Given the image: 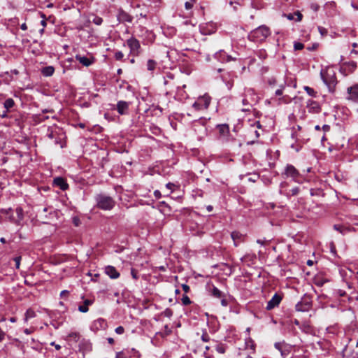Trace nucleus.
<instances>
[{
	"instance_id": "6",
	"label": "nucleus",
	"mask_w": 358,
	"mask_h": 358,
	"mask_svg": "<svg viewBox=\"0 0 358 358\" xmlns=\"http://www.w3.org/2000/svg\"><path fill=\"white\" fill-rule=\"evenodd\" d=\"M211 98L208 94L199 96L197 100L192 104V108L196 111L206 110L210 103Z\"/></svg>"
},
{
	"instance_id": "35",
	"label": "nucleus",
	"mask_w": 358,
	"mask_h": 358,
	"mask_svg": "<svg viewBox=\"0 0 358 358\" xmlns=\"http://www.w3.org/2000/svg\"><path fill=\"white\" fill-rule=\"evenodd\" d=\"M141 355L138 351L135 349H131V358H140Z\"/></svg>"
},
{
	"instance_id": "39",
	"label": "nucleus",
	"mask_w": 358,
	"mask_h": 358,
	"mask_svg": "<svg viewBox=\"0 0 358 358\" xmlns=\"http://www.w3.org/2000/svg\"><path fill=\"white\" fill-rule=\"evenodd\" d=\"M294 50H300L304 48V45L301 43L295 42L294 44Z\"/></svg>"
},
{
	"instance_id": "53",
	"label": "nucleus",
	"mask_w": 358,
	"mask_h": 358,
	"mask_svg": "<svg viewBox=\"0 0 358 358\" xmlns=\"http://www.w3.org/2000/svg\"><path fill=\"white\" fill-rule=\"evenodd\" d=\"M69 292L67 290H63L60 293V296L62 298L67 297L69 296Z\"/></svg>"
},
{
	"instance_id": "11",
	"label": "nucleus",
	"mask_w": 358,
	"mask_h": 358,
	"mask_svg": "<svg viewBox=\"0 0 358 358\" xmlns=\"http://www.w3.org/2000/svg\"><path fill=\"white\" fill-rule=\"evenodd\" d=\"M282 300V296L278 294H275L269 300L266 305V310H270L277 307Z\"/></svg>"
},
{
	"instance_id": "57",
	"label": "nucleus",
	"mask_w": 358,
	"mask_h": 358,
	"mask_svg": "<svg viewBox=\"0 0 358 358\" xmlns=\"http://www.w3.org/2000/svg\"><path fill=\"white\" fill-rule=\"evenodd\" d=\"M50 345L54 346L57 350L61 349V345H59V344H56L55 342L50 343Z\"/></svg>"
},
{
	"instance_id": "22",
	"label": "nucleus",
	"mask_w": 358,
	"mask_h": 358,
	"mask_svg": "<svg viewBox=\"0 0 358 358\" xmlns=\"http://www.w3.org/2000/svg\"><path fill=\"white\" fill-rule=\"evenodd\" d=\"M93 303V301L90 299H86L84 301L83 305H80L78 306V310L81 313H87L89 310L88 306Z\"/></svg>"
},
{
	"instance_id": "21",
	"label": "nucleus",
	"mask_w": 358,
	"mask_h": 358,
	"mask_svg": "<svg viewBox=\"0 0 358 358\" xmlns=\"http://www.w3.org/2000/svg\"><path fill=\"white\" fill-rule=\"evenodd\" d=\"M209 292L213 296L217 299H221L224 296V294L214 285H212V287L209 288Z\"/></svg>"
},
{
	"instance_id": "45",
	"label": "nucleus",
	"mask_w": 358,
	"mask_h": 358,
	"mask_svg": "<svg viewBox=\"0 0 358 358\" xmlns=\"http://www.w3.org/2000/svg\"><path fill=\"white\" fill-rule=\"evenodd\" d=\"M131 276L132 278L134 279V280H137L138 278V271L134 269V268H131Z\"/></svg>"
},
{
	"instance_id": "47",
	"label": "nucleus",
	"mask_w": 358,
	"mask_h": 358,
	"mask_svg": "<svg viewBox=\"0 0 358 358\" xmlns=\"http://www.w3.org/2000/svg\"><path fill=\"white\" fill-rule=\"evenodd\" d=\"M136 8H141V10L138 11V14L140 15L141 12H148V7H147L145 5H143V8H141V6L139 4H137Z\"/></svg>"
},
{
	"instance_id": "58",
	"label": "nucleus",
	"mask_w": 358,
	"mask_h": 358,
	"mask_svg": "<svg viewBox=\"0 0 358 358\" xmlns=\"http://www.w3.org/2000/svg\"><path fill=\"white\" fill-rule=\"evenodd\" d=\"M115 358H127L124 356V353L122 352H117Z\"/></svg>"
},
{
	"instance_id": "23",
	"label": "nucleus",
	"mask_w": 358,
	"mask_h": 358,
	"mask_svg": "<svg viewBox=\"0 0 358 358\" xmlns=\"http://www.w3.org/2000/svg\"><path fill=\"white\" fill-rule=\"evenodd\" d=\"M217 129L220 135L223 136H227L229 133V128L227 124H219Z\"/></svg>"
},
{
	"instance_id": "1",
	"label": "nucleus",
	"mask_w": 358,
	"mask_h": 358,
	"mask_svg": "<svg viewBox=\"0 0 358 358\" xmlns=\"http://www.w3.org/2000/svg\"><path fill=\"white\" fill-rule=\"evenodd\" d=\"M270 34L269 28L265 25H262L248 34V39L254 42H263Z\"/></svg>"
},
{
	"instance_id": "62",
	"label": "nucleus",
	"mask_w": 358,
	"mask_h": 358,
	"mask_svg": "<svg viewBox=\"0 0 358 358\" xmlns=\"http://www.w3.org/2000/svg\"><path fill=\"white\" fill-rule=\"evenodd\" d=\"M266 241L265 240H262V239H258L257 240V243L262 245H264L265 244Z\"/></svg>"
},
{
	"instance_id": "13",
	"label": "nucleus",
	"mask_w": 358,
	"mask_h": 358,
	"mask_svg": "<svg viewBox=\"0 0 358 358\" xmlns=\"http://www.w3.org/2000/svg\"><path fill=\"white\" fill-rule=\"evenodd\" d=\"M307 108L310 113H319L321 111L320 103L311 99L307 101Z\"/></svg>"
},
{
	"instance_id": "28",
	"label": "nucleus",
	"mask_w": 358,
	"mask_h": 358,
	"mask_svg": "<svg viewBox=\"0 0 358 358\" xmlns=\"http://www.w3.org/2000/svg\"><path fill=\"white\" fill-rule=\"evenodd\" d=\"M157 62L152 59H149L147 62V69L149 71H153L155 69Z\"/></svg>"
},
{
	"instance_id": "15",
	"label": "nucleus",
	"mask_w": 358,
	"mask_h": 358,
	"mask_svg": "<svg viewBox=\"0 0 358 358\" xmlns=\"http://www.w3.org/2000/svg\"><path fill=\"white\" fill-rule=\"evenodd\" d=\"M117 110L120 115H125L129 110V103L124 101H119L117 103Z\"/></svg>"
},
{
	"instance_id": "50",
	"label": "nucleus",
	"mask_w": 358,
	"mask_h": 358,
	"mask_svg": "<svg viewBox=\"0 0 358 358\" xmlns=\"http://www.w3.org/2000/svg\"><path fill=\"white\" fill-rule=\"evenodd\" d=\"M41 15L43 17V20H41V24L43 26V27L44 28L46 26V24H47V23H46V18H45V15L43 13H41Z\"/></svg>"
},
{
	"instance_id": "34",
	"label": "nucleus",
	"mask_w": 358,
	"mask_h": 358,
	"mask_svg": "<svg viewBox=\"0 0 358 358\" xmlns=\"http://www.w3.org/2000/svg\"><path fill=\"white\" fill-rule=\"evenodd\" d=\"M92 22L96 25H101L103 22V19L99 16H95L92 20Z\"/></svg>"
},
{
	"instance_id": "29",
	"label": "nucleus",
	"mask_w": 358,
	"mask_h": 358,
	"mask_svg": "<svg viewBox=\"0 0 358 358\" xmlns=\"http://www.w3.org/2000/svg\"><path fill=\"white\" fill-rule=\"evenodd\" d=\"M14 106V101L13 99H7L4 102V107L6 108V110H8L13 107Z\"/></svg>"
},
{
	"instance_id": "41",
	"label": "nucleus",
	"mask_w": 358,
	"mask_h": 358,
	"mask_svg": "<svg viewBox=\"0 0 358 358\" xmlns=\"http://www.w3.org/2000/svg\"><path fill=\"white\" fill-rule=\"evenodd\" d=\"M163 315L165 317H171L173 315V311L170 308H166L164 312Z\"/></svg>"
},
{
	"instance_id": "51",
	"label": "nucleus",
	"mask_w": 358,
	"mask_h": 358,
	"mask_svg": "<svg viewBox=\"0 0 358 358\" xmlns=\"http://www.w3.org/2000/svg\"><path fill=\"white\" fill-rule=\"evenodd\" d=\"M294 15L297 16V19L296 20L297 22H300L302 20L303 15L299 11L295 12Z\"/></svg>"
},
{
	"instance_id": "38",
	"label": "nucleus",
	"mask_w": 358,
	"mask_h": 358,
	"mask_svg": "<svg viewBox=\"0 0 358 358\" xmlns=\"http://www.w3.org/2000/svg\"><path fill=\"white\" fill-rule=\"evenodd\" d=\"M266 82L271 86H274L277 83V80L275 77L268 78Z\"/></svg>"
},
{
	"instance_id": "18",
	"label": "nucleus",
	"mask_w": 358,
	"mask_h": 358,
	"mask_svg": "<svg viewBox=\"0 0 358 358\" xmlns=\"http://www.w3.org/2000/svg\"><path fill=\"white\" fill-rule=\"evenodd\" d=\"M215 57L220 60L222 62H230L232 60H235L236 58L232 57L230 55H228L224 51H220L219 52H217L215 54Z\"/></svg>"
},
{
	"instance_id": "9",
	"label": "nucleus",
	"mask_w": 358,
	"mask_h": 358,
	"mask_svg": "<svg viewBox=\"0 0 358 358\" xmlns=\"http://www.w3.org/2000/svg\"><path fill=\"white\" fill-rule=\"evenodd\" d=\"M127 44L130 49V54L134 57L138 56L141 53V44L138 40L131 37L127 41Z\"/></svg>"
},
{
	"instance_id": "2",
	"label": "nucleus",
	"mask_w": 358,
	"mask_h": 358,
	"mask_svg": "<svg viewBox=\"0 0 358 358\" xmlns=\"http://www.w3.org/2000/svg\"><path fill=\"white\" fill-rule=\"evenodd\" d=\"M95 201L97 208L104 210H110L115 205L114 199L106 194H96Z\"/></svg>"
},
{
	"instance_id": "19",
	"label": "nucleus",
	"mask_w": 358,
	"mask_h": 358,
	"mask_svg": "<svg viewBox=\"0 0 358 358\" xmlns=\"http://www.w3.org/2000/svg\"><path fill=\"white\" fill-rule=\"evenodd\" d=\"M76 59L85 66H89L94 62L93 58L81 55H76Z\"/></svg>"
},
{
	"instance_id": "30",
	"label": "nucleus",
	"mask_w": 358,
	"mask_h": 358,
	"mask_svg": "<svg viewBox=\"0 0 358 358\" xmlns=\"http://www.w3.org/2000/svg\"><path fill=\"white\" fill-rule=\"evenodd\" d=\"M215 349H216L217 352L220 354H224L226 351L225 346L222 344L215 345Z\"/></svg>"
},
{
	"instance_id": "32",
	"label": "nucleus",
	"mask_w": 358,
	"mask_h": 358,
	"mask_svg": "<svg viewBox=\"0 0 358 358\" xmlns=\"http://www.w3.org/2000/svg\"><path fill=\"white\" fill-rule=\"evenodd\" d=\"M35 315H36V314H35L34 311L31 309H29L27 310V312L25 313V318H26V320H28L29 318L34 317Z\"/></svg>"
},
{
	"instance_id": "59",
	"label": "nucleus",
	"mask_w": 358,
	"mask_h": 358,
	"mask_svg": "<svg viewBox=\"0 0 358 358\" xmlns=\"http://www.w3.org/2000/svg\"><path fill=\"white\" fill-rule=\"evenodd\" d=\"M154 194L157 199H159L161 197V192L159 190H155Z\"/></svg>"
},
{
	"instance_id": "5",
	"label": "nucleus",
	"mask_w": 358,
	"mask_h": 358,
	"mask_svg": "<svg viewBox=\"0 0 358 358\" xmlns=\"http://www.w3.org/2000/svg\"><path fill=\"white\" fill-rule=\"evenodd\" d=\"M162 0H153L148 6V12H141L140 16L144 18H148L152 20L157 13L162 7Z\"/></svg>"
},
{
	"instance_id": "36",
	"label": "nucleus",
	"mask_w": 358,
	"mask_h": 358,
	"mask_svg": "<svg viewBox=\"0 0 358 358\" xmlns=\"http://www.w3.org/2000/svg\"><path fill=\"white\" fill-rule=\"evenodd\" d=\"M318 31L320 32V34H321L322 36H325L327 35V33H328V31L326 28L323 27H320L319 26L318 27Z\"/></svg>"
},
{
	"instance_id": "17",
	"label": "nucleus",
	"mask_w": 358,
	"mask_h": 358,
	"mask_svg": "<svg viewBox=\"0 0 358 358\" xmlns=\"http://www.w3.org/2000/svg\"><path fill=\"white\" fill-rule=\"evenodd\" d=\"M105 272L112 279H116L120 276L119 272L112 266H106L105 268Z\"/></svg>"
},
{
	"instance_id": "12",
	"label": "nucleus",
	"mask_w": 358,
	"mask_h": 358,
	"mask_svg": "<svg viewBox=\"0 0 358 358\" xmlns=\"http://www.w3.org/2000/svg\"><path fill=\"white\" fill-rule=\"evenodd\" d=\"M117 17L120 22L131 23L133 20V17L130 15L128 13L123 10L122 9H120L118 10Z\"/></svg>"
},
{
	"instance_id": "33",
	"label": "nucleus",
	"mask_w": 358,
	"mask_h": 358,
	"mask_svg": "<svg viewBox=\"0 0 358 358\" xmlns=\"http://www.w3.org/2000/svg\"><path fill=\"white\" fill-rule=\"evenodd\" d=\"M182 303L185 306H187L191 303V300L187 295H183L181 299Z\"/></svg>"
},
{
	"instance_id": "10",
	"label": "nucleus",
	"mask_w": 358,
	"mask_h": 358,
	"mask_svg": "<svg viewBox=\"0 0 358 358\" xmlns=\"http://www.w3.org/2000/svg\"><path fill=\"white\" fill-rule=\"evenodd\" d=\"M346 99L353 102H358V83L347 88Z\"/></svg>"
},
{
	"instance_id": "64",
	"label": "nucleus",
	"mask_w": 358,
	"mask_h": 358,
	"mask_svg": "<svg viewBox=\"0 0 358 358\" xmlns=\"http://www.w3.org/2000/svg\"><path fill=\"white\" fill-rule=\"evenodd\" d=\"M48 136L50 138H53L55 137V133L53 131H51L50 134H48Z\"/></svg>"
},
{
	"instance_id": "20",
	"label": "nucleus",
	"mask_w": 358,
	"mask_h": 358,
	"mask_svg": "<svg viewBox=\"0 0 358 358\" xmlns=\"http://www.w3.org/2000/svg\"><path fill=\"white\" fill-rule=\"evenodd\" d=\"M257 258V256L255 254L250 253L246 254L244 255L241 259V262L247 264L248 265H250V264H253Z\"/></svg>"
},
{
	"instance_id": "4",
	"label": "nucleus",
	"mask_w": 358,
	"mask_h": 358,
	"mask_svg": "<svg viewBox=\"0 0 358 358\" xmlns=\"http://www.w3.org/2000/svg\"><path fill=\"white\" fill-rule=\"evenodd\" d=\"M321 78L325 85L328 87L330 92H334L336 85V76L333 70H322L320 72Z\"/></svg>"
},
{
	"instance_id": "3",
	"label": "nucleus",
	"mask_w": 358,
	"mask_h": 358,
	"mask_svg": "<svg viewBox=\"0 0 358 358\" xmlns=\"http://www.w3.org/2000/svg\"><path fill=\"white\" fill-rule=\"evenodd\" d=\"M58 211L52 210L51 208H44L38 212V220L43 224H51L58 219Z\"/></svg>"
},
{
	"instance_id": "55",
	"label": "nucleus",
	"mask_w": 358,
	"mask_h": 358,
	"mask_svg": "<svg viewBox=\"0 0 358 358\" xmlns=\"http://www.w3.org/2000/svg\"><path fill=\"white\" fill-rule=\"evenodd\" d=\"M319 7L320 6L317 3H312L310 5L311 9L313 10L314 11H317L319 9Z\"/></svg>"
},
{
	"instance_id": "49",
	"label": "nucleus",
	"mask_w": 358,
	"mask_h": 358,
	"mask_svg": "<svg viewBox=\"0 0 358 358\" xmlns=\"http://www.w3.org/2000/svg\"><path fill=\"white\" fill-rule=\"evenodd\" d=\"M334 228L336 230H337V231H340L341 233H343V230L344 229V227H343L342 225H340V224H335V225L334 226Z\"/></svg>"
},
{
	"instance_id": "24",
	"label": "nucleus",
	"mask_w": 358,
	"mask_h": 358,
	"mask_svg": "<svg viewBox=\"0 0 358 358\" xmlns=\"http://www.w3.org/2000/svg\"><path fill=\"white\" fill-rule=\"evenodd\" d=\"M245 96H246V97L249 96L250 99H251L252 101H257V96H256L253 89H251V88L246 89L245 91Z\"/></svg>"
},
{
	"instance_id": "42",
	"label": "nucleus",
	"mask_w": 358,
	"mask_h": 358,
	"mask_svg": "<svg viewBox=\"0 0 358 358\" xmlns=\"http://www.w3.org/2000/svg\"><path fill=\"white\" fill-rule=\"evenodd\" d=\"M124 57L123 53L121 51H117L115 53V58L116 60H121Z\"/></svg>"
},
{
	"instance_id": "60",
	"label": "nucleus",
	"mask_w": 358,
	"mask_h": 358,
	"mask_svg": "<svg viewBox=\"0 0 358 358\" xmlns=\"http://www.w3.org/2000/svg\"><path fill=\"white\" fill-rule=\"evenodd\" d=\"M221 303L223 306H227V300L224 299V296L223 298H221Z\"/></svg>"
},
{
	"instance_id": "16",
	"label": "nucleus",
	"mask_w": 358,
	"mask_h": 358,
	"mask_svg": "<svg viewBox=\"0 0 358 358\" xmlns=\"http://www.w3.org/2000/svg\"><path fill=\"white\" fill-rule=\"evenodd\" d=\"M53 184L59 187L62 190H66L69 188L66 181L62 177H57L53 180Z\"/></svg>"
},
{
	"instance_id": "14",
	"label": "nucleus",
	"mask_w": 358,
	"mask_h": 358,
	"mask_svg": "<svg viewBox=\"0 0 358 358\" xmlns=\"http://www.w3.org/2000/svg\"><path fill=\"white\" fill-rule=\"evenodd\" d=\"M231 238L234 241V246L237 247L241 243L245 241V235L242 234L239 231H233L231 234Z\"/></svg>"
},
{
	"instance_id": "44",
	"label": "nucleus",
	"mask_w": 358,
	"mask_h": 358,
	"mask_svg": "<svg viewBox=\"0 0 358 358\" xmlns=\"http://www.w3.org/2000/svg\"><path fill=\"white\" fill-rule=\"evenodd\" d=\"M242 102L244 106H252V103L253 101H252L251 99L248 100V98L245 96V98L243 99Z\"/></svg>"
},
{
	"instance_id": "63",
	"label": "nucleus",
	"mask_w": 358,
	"mask_h": 358,
	"mask_svg": "<svg viewBox=\"0 0 358 358\" xmlns=\"http://www.w3.org/2000/svg\"><path fill=\"white\" fill-rule=\"evenodd\" d=\"M21 29L25 31L27 29V26L25 23H23L21 27H20Z\"/></svg>"
},
{
	"instance_id": "56",
	"label": "nucleus",
	"mask_w": 358,
	"mask_h": 358,
	"mask_svg": "<svg viewBox=\"0 0 358 358\" xmlns=\"http://www.w3.org/2000/svg\"><path fill=\"white\" fill-rule=\"evenodd\" d=\"M182 288L185 293H187L189 291V287L186 284H182Z\"/></svg>"
},
{
	"instance_id": "37",
	"label": "nucleus",
	"mask_w": 358,
	"mask_h": 358,
	"mask_svg": "<svg viewBox=\"0 0 358 358\" xmlns=\"http://www.w3.org/2000/svg\"><path fill=\"white\" fill-rule=\"evenodd\" d=\"M299 188L296 187L291 189L289 190V192L288 193V194L291 195V196H296L299 194Z\"/></svg>"
},
{
	"instance_id": "40",
	"label": "nucleus",
	"mask_w": 358,
	"mask_h": 358,
	"mask_svg": "<svg viewBox=\"0 0 358 358\" xmlns=\"http://www.w3.org/2000/svg\"><path fill=\"white\" fill-rule=\"evenodd\" d=\"M195 2V0H190L189 1H187L185 3V8L187 10H189L193 7V4Z\"/></svg>"
},
{
	"instance_id": "52",
	"label": "nucleus",
	"mask_w": 358,
	"mask_h": 358,
	"mask_svg": "<svg viewBox=\"0 0 358 358\" xmlns=\"http://www.w3.org/2000/svg\"><path fill=\"white\" fill-rule=\"evenodd\" d=\"M175 187V185L171 182H169L166 185V187L169 189L171 192L173 191V187Z\"/></svg>"
},
{
	"instance_id": "7",
	"label": "nucleus",
	"mask_w": 358,
	"mask_h": 358,
	"mask_svg": "<svg viewBox=\"0 0 358 358\" xmlns=\"http://www.w3.org/2000/svg\"><path fill=\"white\" fill-rule=\"evenodd\" d=\"M285 174L287 177L292 178L295 182L301 183L303 181V176L299 171L292 164H287L285 169Z\"/></svg>"
},
{
	"instance_id": "25",
	"label": "nucleus",
	"mask_w": 358,
	"mask_h": 358,
	"mask_svg": "<svg viewBox=\"0 0 358 358\" xmlns=\"http://www.w3.org/2000/svg\"><path fill=\"white\" fill-rule=\"evenodd\" d=\"M55 72V69L52 66L44 67L41 73L44 76H51Z\"/></svg>"
},
{
	"instance_id": "61",
	"label": "nucleus",
	"mask_w": 358,
	"mask_h": 358,
	"mask_svg": "<svg viewBox=\"0 0 358 358\" xmlns=\"http://www.w3.org/2000/svg\"><path fill=\"white\" fill-rule=\"evenodd\" d=\"M322 129L324 131H329V129H330V127L327 124H324L323 125L322 127Z\"/></svg>"
},
{
	"instance_id": "54",
	"label": "nucleus",
	"mask_w": 358,
	"mask_h": 358,
	"mask_svg": "<svg viewBox=\"0 0 358 358\" xmlns=\"http://www.w3.org/2000/svg\"><path fill=\"white\" fill-rule=\"evenodd\" d=\"M283 88L284 87L283 86H281V87L280 89H278L275 92V94L276 96H281L282 94V91H283Z\"/></svg>"
},
{
	"instance_id": "27",
	"label": "nucleus",
	"mask_w": 358,
	"mask_h": 358,
	"mask_svg": "<svg viewBox=\"0 0 358 358\" xmlns=\"http://www.w3.org/2000/svg\"><path fill=\"white\" fill-rule=\"evenodd\" d=\"M80 335L78 332H71L68 335L69 341L78 342L80 339Z\"/></svg>"
},
{
	"instance_id": "8",
	"label": "nucleus",
	"mask_w": 358,
	"mask_h": 358,
	"mask_svg": "<svg viewBox=\"0 0 358 358\" xmlns=\"http://www.w3.org/2000/svg\"><path fill=\"white\" fill-rule=\"evenodd\" d=\"M193 129L199 140L207 135V128L205 120H199L193 123Z\"/></svg>"
},
{
	"instance_id": "48",
	"label": "nucleus",
	"mask_w": 358,
	"mask_h": 358,
	"mask_svg": "<svg viewBox=\"0 0 358 358\" xmlns=\"http://www.w3.org/2000/svg\"><path fill=\"white\" fill-rule=\"evenodd\" d=\"M201 340L204 342H208L210 341V336L207 333H203L201 336Z\"/></svg>"
},
{
	"instance_id": "46",
	"label": "nucleus",
	"mask_w": 358,
	"mask_h": 358,
	"mask_svg": "<svg viewBox=\"0 0 358 358\" xmlns=\"http://www.w3.org/2000/svg\"><path fill=\"white\" fill-rule=\"evenodd\" d=\"M115 331L117 334H122L124 332V329L123 327L119 326L115 329Z\"/></svg>"
},
{
	"instance_id": "43",
	"label": "nucleus",
	"mask_w": 358,
	"mask_h": 358,
	"mask_svg": "<svg viewBox=\"0 0 358 358\" xmlns=\"http://www.w3.org/2000/svg\"><path fill=\"white\" fill-rule=\"evenodd\" d=\"M14 261L15 262V267L16 268H20V261H21V257L20 256H18V257H15L14 258Z\"/></svg>"
},
{
	"instance_id": "31",
	"label": "nucleus",
	"mask_w": 358,
	"mask_h": 358,
	"mask_svg": "<svg viewBox=\"0 0 358 358\" xmlns=\"http://www.w3.org/2000/svg\"><path fill=\"white\" fill-rule=\"evenodd\" d=\"M304 90L310 96H315L316 92L313 88L306 86Z\"/></svg>"
},
{
	"instance_id": "26",
	"label": "nucleus",
	"mask_w": 358,
	"mask_h": 358,
	"mask_svg": "<svg viewBox=\"0 0 358 358\" xmlns=\"http://www.w3.org/2000/svg\"><path fill=\"white\" fill-rule=\"evenodd\" d=\"M245 348L246 349L251 350L253 352L255 350V344L251 338H248L245 340Z\"/></svg>"
}]
</instances>
